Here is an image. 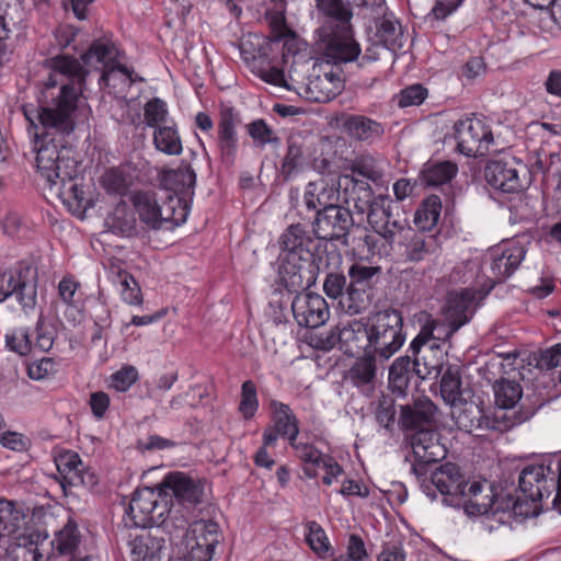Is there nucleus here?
Returning <instances> with one entry per match:
<instances>
[{"instance_id":"1","label":"nucleus","mask_w":561,"mask_h":561,"mask_svg":"<svg viewBox=\"0 0 561 561\" xmlns=\"http://www.w3.org/2000/svg\"><path fill=\"white\" fill-rule=\"evenodd\" d=\"M49 70L43 83V101L38 112L39 126L27 115L28 133L33 135L36 171L48 187L69 184V197L79 199L81 191L72 183L78 172L75 150L66 136L76 126L75 113L82 95L88 71L71 55H56L46 60Z\"/></svg>"},{"instance_id":"2","label":"nucleus","mask_w":561,"mask_h":561,"mask_svg":"<svg viewBox=\"0 0 561 561\" xmlns=\"http://www.w3.org/2000/svg\"><path fill=\"white\" fill-rule=\"evenodd\" d=\"M495 408L490 410L495 419L500 433L530 420L538 410L528 399L523 400V388L519 382L501 378L493 386Z\"/></svg>"},{"instance_id":"3","label":"nucleus","mask_w":561,"mask_h":561,"mask_svg":"<svg viewBox=\"0 0 561 561\" xmlns=\"http://www.w3.org/2000/svg\"><path fill=\"white\" fill-rule=\"evenodd\" d=\"M433 327H426L412 340L409 352L412 354L397 358L389 368V388L392 392L404 394L413 377L425 379L435 368L433 363L426 360L425 346L433 336Z\"/></svg>"},{"instance_id":"4","label":"nucleus","mask_w":561,"mask_h":561,"mask_svg":"<svg viewBox=\"0 0 561 561\" xmlns=\"http://www.w3.org/2000/svg\"><path fill=\"white\" fill-rule=\"evenodd\" d=\"M373 355L380 359H389L403 345V319L394 309L378 311L370 318Z\"/></svg>"},{"instance_id":"5","label":"nucleus","mask_w":561,"mask_h":561,"mask_svg":"<svg viewBox=\"0 0 561 561\" xmlns=\"http://www.w3.org/2000/svg\"><path fill=\"white\" fill-rule=\"evenodd\" d=\"M280 249L282 254L302 255L305 251L311 252L325 267L339 266L342 262V255L334 243L319 242L301 224L290 225L282 233Z\"/></svg>"},{"instance_id":"6","label":"nucleus","mask_w":561,"mask_h":561,"mask_svg":"<svg viewBox=\"0 0 561 561\" xmlns=\"http://www.w3.org/2000/svg\"><path fill=\"white\" fill-rule=\"evenodd\" d=\"M169 500L161 488L137 489L126 510L124 518L126 526L148 528L163 520V516L170 511Z\"/></svg>"},{"instance_id":"7","label":"nucleus","mask_w":561,"mask_h":561,"mask_svg":"<svg viewBox=\"0 0 561 561\" xmlns=\"http://www.w3.org/2000/svg\"><path fill=\"white\" fill-rule=\"evenodd\" d=\"M121 55V50L115 43L106 38H100L91 43L87 51L81 55V60L85 66L102 71L99 81L101 87L110 84V79L115 71L121 72L129 85L137 81H144L142 78L135 75L133 69L119 61Z\"/></svg>"},{"instance_id":"8","label":"nucleus","mask_w":561,"mask_h":561,"mask_svg":"<svg viewBox=\"0 0 561 561\" xmlns=\"http://www.w3.org/2000/svg\"><path fill=\"white\" fill-rule=\"evenodd\" d=\"M320 265L324 266V263H319L318 257L308 251L302 255L282 254L280 283L289 293L307 289L316 283Z\"/></svg>"},{"instance_id":"9","label":"nucleus","mask_w":561,"mask_h":561,"mask_svg":"<svg viewBox=\"0 0 561 561\" xmlns=\"http://www.w3.org/2000/svg\"><path fill=\"white\" fill-rule=\"evenodd\" d=\"M405 262H421L439 248L437 233H425L412 228L408 219L388 240Z\"/></svg>"},{"instance_id":"10","label":"nucleus","mask_w":561,"mask_h":561,"mask_svg":"<svg viewBox=\"0 0 561 561\" xmlns=\"http://www.w3.org/2000/svg\"><path fill=\"white\" fill-rule=\"evenodd\" d=\"M270 409L273 424L263 432L265 445H275L282 437L288 442L298 457L302 453V448L309 447L311 443L298 440L299 421L297 416L288 404L275 399L270 401Z\"/></svg>"},{"instance_id":"11","label":"nucleus","mask_w":561,"mask_h":561,"mask_svg":"<svg viewBox=\"0 0 561 561\" xmlns=\"http://www.w3.org/2000/svg\"><path fill=\"white\" fill-rule=\"evenodd\" d=\"M435 488L444 496L447 504H458L466 494L467 478L459 466L453 462L440 465L432 474L430 481L421 482L423 492L432 500L436 499Z\"/></svg>"},{"instance_id":"12","label":"nucleus","mask_w":561,"mask_h":561,"mask_svg":"<svg viewBox=\"0 0 561 561\" xmlns=\"http://www.w3.org/2000/svg\"><path fill=\"white\" fill-rule=\"evenodd\" d=\"M219 525L211 519H199L188 526L178 552H186L194 561H210L219 542Z\"/></svg>"},{"instance_id":"13","label":"nucleus","mask_w":561,"mask_h":561,"mask_svg":"<svg viewBox=\"0 0 561 561\" xmlns=\"http://www.w3.org/2000/svg\"><path fill=\"white\" fill-rule=\"evenodd\" d=\"M378 272L379 267L359 263H355L348 268L350 283L346 295L344 300H340L347 313L358 314L370 305L374 277Z\"/></svg>"},{"instance_id":"14","label":"nucleus","mask_w":561,"mask_h":561,"mask_svg":"<svg viewBox=\"0 0 561 561\" xmlns=\"http://www.w3.org/2000/svg\"><path fill=\"white\" fill-rule=\"evenodd\" d=\"M557 454L549 458L548 463L528 465L520 474L518 486L525 497L533 502L549 497L551 493L558 491L559 471L550 470L552 461L560 456ZM559 496L557 495L556 499Z\"/></svg>"},{"instance_id":"15","label":"nucleus","mask_w":561,"mask_h":561,"mask_svg":"<svg viewBox=\"0 0 561 561\" xmlns=\"http://www.w3.org/2000/svg\"><path fill=\"white\" fill-rule=\"evenodd\" d=\"M457 149L467 157L485 156L493 144L491 127L479 118H466L455 125Z\"/></svg>"},{"instance_id":"16","label":"nucleus","mask_w":561,"mask_h":561,"mask_svg":"<svg viewBox=\"0 0 561 561\" xmlns=\"http://www.w3.org/2000/svg\"><path fill=\"white\" fill-rule=\"evenodd\" d=\"M353 224L351 209L329 204L318 210L313 221V232L319 242H331L345 239Z\"/></svg>"},{"instance_id":"17","label":"nucleus","mask_w":561,"mask_h":561,"mask_svg":"<svg viewBox=\"0 0 561 561\" xmlns=\"http://www.w3.org/2000/svg\"><path fill=\"white\" fill-rule=\"evenodd\" d=\"M344 89L341 66L322 61L313 66L307 83L310 99L318 103H327L337 96Z\"/></svg>"},{"instance_id":"18","label":"nucleus","mask_w":561,"mask_h":561,"mask_svg":"<svg viewBox=\"0 0 561 561\" xmlns=\"http://www.w3.org/2000/svg\"><path fill=\"white\" fill-rule=\"evenodd\" d=\"M30 268H9L0 273V302L14 297L24 311L36 305V284L30 278Z\"/></svg>"},{"instance_id":"19","label":"nucleus","mask_w":561,"mask_h":561,"mask_svg":"<svg viewBox=\"0 0 561 561\" xmlns=\"http://www.w3.org/2000/svg\"><path fill=\"white\" fill-rule=\"evenodd\" d=\"M410 445L414 456L412 471L425 477L427 466L436 463L446 456V448L439 443L438 433L431 427L421 428L410 436Z\"/></svg>"},{"instance_id":"20","label":"nucleus","mask_w":561,"mask_h":561,"mask_svg":"<svg viewBox=\"0 0 561 561\" xmlns=\"http://www.w3.org/2000/svg\"><path fill=\"white\" fill-rule=\"evenodd\" d=\"M160 488L170 503L190 508L199 504L204 494V484L181 471L168 473Z\"/></svg>"},{"instance_id":"21","label":"nucleus","mask_w":561,"mask_h":561,"mask_svg":"<svg viewBox=\"0 0 561 561\" xmlns=\"http://www.w3.org/2000/svg\"><path fill=\"white\" fill-rule=\"evenodd\" d=\"M240 118L233 108L227 107L220 111L217 122L216 135L210 134L218 151L220 161L232 165L238 157Z\"/></svg>"},{"instance_id":"22","label":"nucleus","mask_w":561,"mask_h":561,"mask_svg":"<svg viewBox=\"0 0 561 561\" xmlns=\"http://www.w3.org/2000/svg\"><path fill=\"white\" fill-rule=\"evenodd\" d=\"M405 219L404 215L393 214V201L388 195H377L367 213L362 214L359 221H367L375 232L388 241Z\"/></svg>"},{"instance_id":"23","label":"nucleus","mask_w":561,"mask_h":561,"mask_svg":"<svg viewBox=\"0 0 561 561\" xmlns=\"http://www.w3.org/2000/svg\"><path fill=\"white\" fill-rule=\"evenodd\" d=\"M323 44L325 61L341 66L357 59L362 53L360 45L354 36V28L333 31L332 33L320 34Z\"/></svg>"},{"instance_id":"24","label":"nucleus","mask_w":561,"mask_h":561,"mask_svg":"<svg viewBox=\"0 0 561 561\" xmlns=\"http://www.w3.org/2000/svg\"><path fill=\"white\" fill-rule=\"evenodd\" d=\"M525 249L516 242H505L489 251L490 271L492 274L490 291L495 284L508 278L525 259Z\"/></svg>"},{"instance_id":"25","label":"nucleus","mask_w":561,"mask_h":561,"mask_svg":"<svg viewBox=\"0 0 561 561\" xmlns=\"http://www.w3.org/2000/svg\"><path fill=\"white\" fill-rule=\"evenodd\" d=\"M291 311L298 325L305 328H319L330 317L327 300L313 293H297L291 301Z\"/></svg>"},{"instance_id":"26","label":"nucleus","mask_w":561,"mask_h":561,"mask_svg":"<svg viewBox=\"0 0 561 561\" xmlns=\"http://www.w3.org/2000/svg\"><path fill=\"white\" fill-rule=\"evenodd\" d=\"M336 199H341L357 216L367 213L369 206L375 202L376 195L368 182L358 180L354 175L345 174L339 180Z\"/></svg>"},{"instance_id":"27","label":"nucleus","mask_w":561,"mask_h":561,"mask_svg":"<svg viewBox=\"0 0 561 561\" xmlns=\"http://www.w3.org/2000/svg\"><path fill=\"white\" fill-rule=\"evenodd\" d=\"M337 341L340 348L348 356L373 355L370 318L344 324L339 330Z\"/></svg>"},{"instance_id":"28","label":"nucleus","mask_w":561,"mask_h":561,"mask_svg":"<svg viewBox=\"0 0 561 561\" xmlns=\"http://www.w3.org/2000/svg\"><path fill=\"white\" fill-rule=\"evenodd\" d=\"M297 458L305 463L304 473L309 479L317 478L318 469H322L324 471L322 483L328 486L344 473L343 467L332 455L322 453L313 444L307 448L304 447Z\"/></svg>"},{"instance_id":"29","label":"nucleus","mask_w":561,"mask_h":561,"mask_svg":"<svg viewBox=\"0 0 561 561\" xmlns=\"http://www.w3.org/2000/svg\"><path fill=\"white\" fill-rule=\"evenodd\" d=\"M478 296L479 293L471 288L450 293L445 312V320L449 323L446 335H453L470 321Z\"/></svg>"},{"instance_id":"30","label":"nucleus","mask_w":561,"mask_h":561,"mask_svg":"<svg viewBox=\"0 0 561 561\" xmlns=\"http://www.w3.org/2000/svg\"><path fill=\"white\" fill-rule=\"evenodd\" d=\"M514 160L493 159L484 169V178L494 190L503 193H516L523 188V184Z\"/></svg>"},{"instance_id":"31","label":"nucleus","mask_w":561,"mask_h":561,"mask_svg":"<svg viewBox=\"0 0 561 561\" xmlns=\"http://www.w3.org/2000/svg\"><path fill=\"white\" fill-rule=\"evenodd\" d=\"M377 356H357L351 367L344 374V381L356 388L360 393L369 396L377 380Z\"/></svg>"},{"instance_id":"32","label":"nucleus","mask_w":561,"mask_h":561,"mask_svg":"<svg viewBox=\"0 0 561 561\" xmlns=\"http://www.w3.org/2000/svg\"><path fill=\"white\" fill-rule=\"evenodd\" d=\"M316 7L325 16L320 28V34L332 33L333 31L353 27V10L350 0H314Z\"/></svg>"},{"instance_id":"33","label":"nucleus","mask_w":561,"mask_h":561,"mask_svg":"<svg viewBox=\"0 0 561 561\" xmlns=\"http://www.w3.org/2000/svg\"><path fill=\"white\" fill-rule=\"evenodd\" d=\"M457 427L463 432L493 431L499 432L497 424L491 411H484L479 405L469 403L453 411Z\"/></svg>"},{"instance_id":"34","label":"nucleus","mask_w":561,"mask_h":561,"mask_svg":"<svg viewBox=\"0 0 561 561\" xmlns=\"http://www.w3.org/2000/svg\"><path fill=\"white\" fill-rule=\"evenodd\" d=\"M342 126L350 138L360 142L373 144L385 134L381 123L359 114L347 115Z\"/></svg>"},{"instance_id":"35","label":"nucleus","mask_w":561,"mask_h":561,"mask_svg":"<svg viewBox=\"0 0 561 561\" xmlns=\"http://www.w3.org/2000/svg\"><path fill=\"white\" fill-rule=\"evenodd\" d=\"M169 507L170 511L163 516V520L156 526L162 528L169 536L170 543L178 549L188 533L191 508L170 502Z\"/></svg>"},{"instance_id":"36","label":"nucleus","mask_w":561,"mask_h":561,"mask_svg":"<svg viewBox=\"0 0 561 561\" xmlns=\"http://www.w3.org/2000/svg\"><path fill=\"white\" fill-rule=\"evenodd\" d=\"M436 407L430 400L417 401L413 405H403L399 424L402 431H421V428L432 427Z\"/></svg>"},{"instance_id":"37","label":"nucleus","mask_w":561,"mask_h":561,"mask_svg":"<svg viewBox=\"0 0 561 561\" xmlns=\"http://www.w3.org/2000/svg\"><path fill=\"white\" fill-rule=\"evenodd\" d=\"M162 183L175 196L192 199L196 173L190 163L182 161L176 169H170L162 173Z\"/></svg>"},{"instance_id":"38","label":"nucleus","mask_w":561,"mask_h":561,"mask_svg":"<svg viewBox=\"0 0 561 561\" xmlns=\"http://www.w3.org/2000/svg\"><path fill=\"white\" fill-rule=\"evenodd\" d=\"M55 463L64 491L68 486H77L84 483L83 462L80 456L71 450H65L55 458Z\"/></svg>"},{"instance_id":"39","label":"nucleus","mask_w":561,"mask_h":561,"mask_svg":"<svg viewBox=\"0 0 561 561\" xmlns=\"http://www.w3.org/2000/svg\"><path fill=\"white\" fill-rule=\"evenodd\" d=\"M376 36L382 45L389 49L401 46L402 27L396 14L388 11L386 4L382 11H375Z\"/></svg>"},{"instance_id":"40","label":"nucleus","mask_w":561,"mask_h":561,"mask_svg":"<svg viewBox=\"0 0 561 561\" xmlns=\"http://www.w3.org/2000/svg\"><path fill=\"white\" fill-rule=\"evenodd\" d=\"M164 538L150 531L144 533L130 541L131 561H161Z\"/></svg>"},{"instance_id":"41","label":"nucleus","mask_w":561,"mask_h":561,"mask_svg":"<svg viewBox=\"0 0 561 561\" xmlns=\"http://www.w3.org/2000/svg\"><path fill=\"white\" fill-rule=\"evenodd\" d=\"M131 202L144 224L152 229L161 228V214L156 192L138 191L133 195Z\"/></svg>"},{"instance_id":"42","label":"nucleus","mask_w":561,"mask_h":561,"mask_svg":"<svg viewBox=\"0 0 561 561\" xmlns=\"http://www.w3.org/2000/svg\"><path fill=\"white\" fill-rule=\"evenodd\" d=\"M442 214V199L438 195L432 194L424 198L417 206L414 214L416 230L425 233H436L435 229Z\"/></svg>"},{"instance_id":"43","label":"nucleus","mask_w":561,"mask_h":561,"mask_svg":"<svg viewBox=\"0 0 561 561\" xmlns=\"http://www.w3.org/2000/svg\"><path fill=\"white\" fill-rule=\"evenodd\" d=\"M152 144L157 151L167 156H180L183 152V142L174 121L153 129Z\"/></svg>"},{"instance_id":"44","label":"nucleus","mask_w":561,"mask_h":561,"mask_svg":"<svg viewBox=\"0 0 561 561\" xmlns=\"http://www.w3.org/2000/svg\"><path fill=\"white\" fill-rule=\"evenodd\" d=\"M334 188L324 181L309 182L304 194V203L309 210H321L325 205L333 204Z\"/></svg>"},{"instance_id":"45","label":"nucleus","mask_w":561,"mask_h":561,"mask_svg":"<svg viewBox=\"0 0 561 561\" xmlns=\"http://www.w3.org/2000/svg\"><path fill=\"white\" fill-rule=\"evenodd\" d=\"M457 164L450 161L427 163L422 170V181L428 186H438L450 182L457 174Z\"/></svg>"},{"instance_id":"46","label":"nucleus","mask_w":561,"mask_h":561,"mask_svg":"<svg viewBox=\"0 0 561 561\" xmlns=\"http://www.w3.org/2000/svg\"><path fill=\"white\" fill-rule=\"evenodd\" d=\"M276 33L272 41L273 44H282V61L284 65H288L290 58L293 64L296 62V58L299 57L304 43L296 36L286 25H282L278 30H274Z\"/></svg>"},{"instance_id":"47","label":"nucleus","mask_w":561,"mask_h":561,"mask_svg":"<svg viewBox=\"0 0 561 561\" xmlns=\"http://www.w3.org/2000/svg\"><path fill=\"white\" fill-rule=\"evenodd\" d=\"M305 162L302 145L298 144L295 138L290 137L287 141V150L283 158L280 172L285 180L290 179L298 173Z\"/></svg>"},{"instance_id":"48","label":"nucleus","mask_w":561,"mask_h":561,"mask_svg":"<svg viewBox=\"0 0 561 561\" xmlns=\"http://www.w3.org/2000/svg\"><path fill=\"white\" fill-rule=\"evenodd\" d=\"M169 108L164 100L152 98L145 103L144 123L151 128L168 124Z\"/></svg>"},{"instance_id":"49","label":"nucleus","mask_w":561,"mask_h":561,"mask_svg":"<svg viewBox=\"0 0 561 561\" xmlns=\"http://www.w3.org/2000/svg\"><path fill=\"white\" fill-rule=\"evenodd\" d=\"M260 403L257 399L256 385L252 380H245L241 385L239 412L244 420H251L254 417L259 410Z\"/></svg>"},{"instance_id":"50","label":"nucleus","mask_w":561,"mask_h":561,"mask_svg":"<svg viewBox=\"0 0 561 561\" xmlns=\"http://www.w3.org/2000/svg\"><path fill=\"white\" fill-rule=\"evenodd\" d=\"M5 346L21 356L28 355L33 350L30 330L24 327L9 330L5 333Z\"/></svg>"},{"instance_id":"51","label":"nucleus","mask_w":561,"mask_h":561,"mask_svg":"<svg viewBox=\"0 0 561 561\" xmlns=\"http://www.w3.org/2000/svg\"><path fill=\"white\" fill-rule=\"evenodd\" d=\"M306 528L307 543L320 558H325L331 550V545L324 529L314 520L308 522Z\"/></svg>"},{"instance_id":"52","label":"nucleus","mask_w":561,"mask_h":561,"mask_svg":"<svg viewBox=\"0 0 561 561\" xmlns=\"http://www.w3.org/2000/svg\"><path fill=\"white\" fill-rule=\"evenodd\" d=\"M19 529V512L11 501L0 499V541Z\"/></svg>"},{"instance_id":"53","label":"nucleus","mask_w":561,"mask_h":561,"mask_svg":"<svg viewBox=\"0 0 561 561\" xmlns=\"http://www.w3.org/2000/svg\"><path fill=\"white\" fill-rule=\"evenodd\" d=\"M351 171L371 182H377L382 176V172L371 154H360L356 157L352 162Z\"/></svg>"},{"instance_id":"54","label":"nucleus","mask_w":561,"mask_h":561,"mask_svg":"<svg viewBox=\"0 0 561 561\" xmlns=\"http://www.w3.org/2000/svg\"><path fill=\"white\" fill-rule=\"evenodd\" d=\"M440 394L444 401L455 404L461 397V379L458 373L447 369L440 379Z\"/></svg>"},{"instance_id":"55","label":"nucleus","mask_w":561,"mask_h":561,"mask_svg":"<svg viewBox=\"0 0 561 561\" xmlns=\"http://www.w3.org/2000/svg\"><path fill=\"white\" fill-rule=\"evenodd\" d=\"M428 98V90L421 83H414L402 89L397 95L398 106L401 108L420 106Z\"/></svg>"},{"instance_id":"56","label":"nucleus","mask_w":561,"mask_h":561,"mask_svg":"<svg viewBox=\"0 0 561 561\" xmlns=\"http://www.w3.org/2000/svg\"><path fill=\"white\" fill-rule=\"evenodd\" d=\"M138 379L137 368L133 365H124L110 376V387L118 392H126Z\"/></svg>"},{"instance_id":"57","label":"nucleus","mask_w":561,"mask_h":561,"mask_svg":"<svg viewBox=\"0 0 561 561\" xmlns=\"http://www.w3.org/2000/svg\"><path fill=\"white\" fill-rule=\"evenodd\" d=\"M80 542L79 531L76 526L67 525L57 535L54 540L57 551L60 554L72 556Z\"/></svg>"},{"instance_id":"58","label":"nucleus","mask_w":561,"mask_h":561,"mask_svg":"<svg viewBox=\"0 0 561 561\" xmlns=\"http://www.w3.org/2000/svg\"><path fill=\"white\" fill-rule=\"evenodd\" d=\"M247 130L252 140L260 147L278 141V137L267 123L257 118L247 125Z\"/></svg>"},{"instance_id":"59","label":"nucleus","mask_w":561,"mask_h":561,"mask_svg":"<svg viewBox=\"0 0 561 561\" xmlns=\"http://www.w3.org/2000/svg\"><path fill=\"white\" fill-rule=\"evenodd\" d=\"M121 284V298L124 302L130 306H140L142 304L141 289L134 278L128 273L119 274Z\"/></svg>"},{"instance_id":"60","label":"nucleus","mask_w":561,"mask_h":561,"mask_svg":"<svg viewBox=\"0 0 561 561\" xmlns=\"http://www.w3.org/2000/svg\"><path fill=\"white\" fill-rule=\"evenodd\" d=\"M396 403L392 398L382 397L379 399L375 411V417L380 426L388 431H392L396 423Z\"/></svg>"},{"instance_id":"61","label":"nucleus","mask_w":561,"mask_h":561,"mask_svg":"<svg viewBox=\"0 0 561 561\" xmlns=\"http://www.w3.org/2000/svg\"><path fill=\"white\" fill-rule=\"evenodd\" d=\"M103 188L108 194L125 195L128 188L123 173L116 169H111L104 173L101 180Z\"/></svg>"},{"instance_id":"62","label":"nucleus","mask_w":561,"mask_h":561,"mask_svg":"<svg viewBox=\"0 0 561 561\" xmlns=\"http://www.w3.org/2000/svg\"><path fill=\"white\" fill-rule=\"evenodd\" d=\"M346 277L341 273H328L323 283V290L330 298L341 297L344 300L346 295Z\"/></svg>"},{"instance_id":"63","label":"nucleus","mask_w":561,"mask_h":561,"mask_svg":"<svg viewBox=\"0 0 561 561\" xmlns=\"http://www.w3.org/2000/svg\"><path fill=\"white\" fill-rule=\"evenodd\" d=\"M561 365V343L554 344L540 352L537 366L550 370Z\"/></svg>"},{"instance_id":"64","label":"nucleus","mask_w":561,"mask_h":561,"mask_svg":"<svg viewBox=\"0 0 561 561\" xmlns=\"http://www.w3.org/2000/svg\"><path fill=\"white\" fill-rule=\"evenodd\" d=\"M345 554L351 561H370L365 542L357 534L350 535Z\"/></svg>"}]
</instances>
